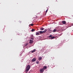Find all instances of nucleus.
I'll use <instances>...</instances> for the list:
<instances>
[{"label": "nucleus", "instance_id": "2eb2a0df", "mask_svg": "<svg viewBox=\"0 0 73 73\" xmlns=\"http://www.w3.org/2000/svg\"><path fill=\"white\" fill-rule=\"evenodd\" d=\"M36 62V64H38L39 63V61H37Z\"/></svg>", "mask_w": 73, "mask_h": 73}, {"label": "nucleus", "instance_id": "9d476101", "mask_svg": "<svg viewBox=\"0 0 73 73\" xmlns=\"http://www.w3.org/2000/svg\"><path fill=\"white\" fill-rule=\"evenodd\" d=\"M46 68H47L46 66H44L43 67L42 69H46Z\"/></svg>", "mask_w": 73, "mask_h": 73}, {"label": "nucleus", "instance_id": "ddd939ff", "mask_svg": "<svg viewBox=\"0 0 73 73\" xmlns=\"http://www.w3.org/2000/svg\"><path fill=\"white\" fill-rule=\"evenodd\" d=\"M36 35L37 36L38 35H40V34L38 33H36Z\"/></svg>", "mask_w": 73, "mask_h": 73}, {"label": "nucleus", "instance_id": "20e7f679", "mask_svg": "<svg viewBox=\"0 0 73 73\" xmlns=\"http://www.w3.org/2000/svg\"><path fill=\"white\" fill-rule=\"evenodd\" d=\"M36 59L35 58H34L31 61H32V62H33L36 61Z\"/></svg>", "mask_w": 73, "mask_h": 73}, {"label": "nucleus", "instance_id": "a211bd4d", "mask_svg": "<svg viewBox=\"0 0 73 73\" xmlns=\"http://www.w3.org/2000/svg\"><path fill=\"white\" fill-rule=\"evenodd\" d=\"M48 9H47V10L46 11V13H47V12H48Z\"/></svg>", "mask_w": 73, "mask_h": 73}, {"label": "nucleus", "instance_id": "1a4fd4ad", "mask_svg": "<svg viewBox=\"0 0 73 73\" xmlns=\"http://www.w3.org/2000/svg\"><path fill=\"white\" fill-rule=\"evenodd\" d=\"M44 28L43 27H41L40 29V30H41V31H43V30H44Z\"/></svg>", "mask_w": 73, "mask_h": 73}, {"label": "nucleus", "instance_id": "0eeeda50", "mask_svg": "<svg viewBox=\"0 0 73 73\" xmlns=\"http://www.w3.org/2000/svg\"><path fill=\"white\" fill-rule=\"evenodd\" d=\"M33 42V40L30 39L29 43L30 44H32Z\"/></svg>", "mask_w": 73, "mask_h": 73}, {"label": "nucleus", "instance_id": "423d86ee", "mask_svg": "<svg viewBox=\"0 0 73 73\" xmlns=\"http://www.w3.org/2000/svg\"><path fill=\"white\" fill-rule=\"evenodd\" d=\"M62 23L63 24H65L66 23V21H62Z\"/></svg>", "mask_w": 73, "mask_h": 73}, {"label": "nucleus", "instance_id": "4468645a", "mask_svg": "<svg viewBox=\"0 0 73 73\" xmlns=\"http://www.w3.org/2000/svg\"><path fill=\"white\" fill-rule=\"evenodd\" d=\"M31 31L32 32H34V31H35V30L34 29H32Z\"/></svg>", "mask_w": 73, "mask_h": 73}, {"label": "nucleus", "instance_id": "412c9836", "mask_svg": "<svg viewBox=\"0 0 73 73\" xmlns=\"http://www.w3.org/2000/svg\"><path fill=\"white\" fill-rule=\"evenodd\" d=\"M72 16H73V15Z\"/></svg>", "mask_w": 73, "mask_h": 73}, {"label": "nucleus", "instance_id": "f8f14e48", "mask_svg": "<svg viewBox=\"0 0 73 73\" xmlns=\"http://www.w3.org/2000/svg\"><path fill=\"white\" fill-rule=\"evenodd\" d=\"M42 59V58L41 57H40L38 58V60L39 61H40Z\"/></svg>", "mask_w": 73, "mask_h": 73}, {"label": "nucleus", "instance_id": "dca6fc26", "mask_svg": "<svg viewBox=\"0 0 73 73\" xmlns=\"http://www.w3.org/2000/svg\"><path fill=\"white\" fill-rule=\"evenodd\" d=\"M28 45V43H26L25 45V46H27V45Z\"/></svg>", "mask_w": 73, "mask_h": 73}, {"label": "nucleus", "instance_id": "6ab92c4d", "mask_svg": "<svg viewBox=\"0 0 73 73\" xmlns=\"http://www.w3.org/2000/svg\"><path fill=\"white\" fill-rule=\"evenodd\" d=\"M19 22L20 23H21V21H19Z\"/></svg>", "mask_w": 73, "mask_h": 73}, {"label": "nucleus", "instance_id": "9b49d317", "mask_svg": "<svg viewBox=\"0 0 73 73\" xmlns=\"http://www.w3.org/2000/svg\"><path fill=\"white\" fill-rule=\"evenodd\" d=\"M57 31V30L56 29H54V30L52 31L53 32H56Z\"/></svg>", "mask_w": 73, "mask_h": 73}, {"label": "nucleus", "instance_id": "f03ea898", "mask_svg": "<svg viewBox=\"0 0 73 73\" xmlns=\"http://www.w3.org/2000/svg\"><path fill=\"white\" fill-rule=\"evenodd\" d=\"M46 31H47V30L45 29L43 31H39L38 32H39L40 34H41V33H45Z\"/></svg>", "mask_w": 73, "mask_h": 73}, {"label": "nucleus", "instance_id": "f257e3e1", "mask_svg": "<svg viewBox=\"0 0 73 73\" xmlns=\"http://www.w3.org/2000/svg\"><path fill=\"white\" fill-rule=\"evenodd\" d=\"M31 68V66L29 65H28L26 67V70H25V72H28V71H29V70L30 69V68Z\"/></svg>", "mask_w": 73, "mask_h": 73}, {"label": "nucleus", "instance_id": "7ed1b4c3", "mask_svg": "<svg viewBox=\"0 0 73 73\" xmlns=\"http://www.w3.org/2000/svg\"><path fill=\"white\" fill-rule=\"evenodd\" d=\"M52 35H50L48 36L49 38H50V39H54V37H55L54 36L52 37Z\"/></svg>", "mask_w": 73, "mask_h": 73}, {"label": "nucleus", "instance_id": "f3484780", "mask_svg": "<svg viewBox=\"0 0 73 73\" xmlns=\"http://www.w3.org/2000/svg\"><path fill=\"white\" fill-rule=\"evenodd\" d=\"M29 25H31V26H33V24H30Z\"/></svg>", "mask_w": 73, "mask_h": 73}, {"label": "nucleus", "instance_id": "6e6552de", "mask_svg": "<svg viewBox=\"0 0 73 73\" xmlns=\"http://www.w3.org/2000/svg\"><path fill=\"white\" fill-rule=\"evenodd\" d=\"M35 52H36V49H35L33 51H31V53H33Z\"/></svg>", "mask_w": 73, "mask_h": 73}, {"label": "nucleus", "instance_id": "aec40b11", "mask_svg": "<svg viewBox=\"0 0 73 73\" xmlns=\"http://www.w3.org/2000/svg\"><path fill=\"white\" fill-rule=\"evenodd\" d=\"M31 38V40H33V38Z\"/></svg>", "mask_w": 73, "mask_h": 73}, {"label": "nucleus", "instance_id": "39448f33", "mask_svg": "<svg viewBox=\"0 0 73 73\" xmlns=\"http://www.w3.org/2000/svg\"><path fill=\"white\" fill-rule=\"evenodd\" d=\"M44 69H43V68L40 69V72L42 73L44 72Z\"/></svg>", "mask_w": 73, "mask_h": 73}]
</instances>
